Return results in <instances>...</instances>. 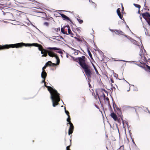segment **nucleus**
I'll use <instances>...</instances> for the list:
<instances>
[{"mask_svg":"<svg viewBox=\"0 0 150 150\" xmlns=\"http://www.w3.org/2000/svg\"><path fill=\"white\" fill-rule=\"evenodd\" d=\"M85 59L86 57L84 56H82L81 57H79V64L82 68L83 69L88 79L91 77V71L89 69V66L85 63Z\"/></svg>","mask_w":150,"mask_h":150,"instance_id":"nucleus-1","label":"nucleus"},{"mask_svg":"<svg viewBox=\"0 0 150 150\" xmlns=\"http://www.w3.org/2000/svg\"><path fill=\"white\" fill-rule=\"evenodd\" d=\"M39 44L38 43H27L25 44L23 42H21L15 44H10V48H14L16 47L18 48L19 47H21L22 46H24L25 47L27 46H34L35 47H38Z\"/></svg>","mask_w":150,"mask_h":150,"instance_id":"nucleus-2","label":"nucleus"},{"mask_svg":"<svg viewBox=\"0 0 150 150\" xmlns=\"http://www.w3.org/2000/svg\"><path fill=\"white\" fill-rule=\"evenodd\" d=\"M43 80L42 81L41 83H44V86L46 87L47 88V89H49V90H50L52 92H53L54 93V94L55 96L56 99V100L59 101L60 100L59 98V93H58L57 91L55 89H53V88L51 87L50 86H48L46 85V82L45 81V79H43Z\"/></svg>","mask_w":150,"mask_h":150,"instance_id":"nucleus-3","label":"nucleus"},{"mask_svg":"<svg viewBox=\"0 0 150 150\" xmlns=\"http://www.w3.org/2000/svg\"><path fill=\"white\" fill-rule=\"evenodd\" d=\"M48 91L50 92L51 94V96L50 98L52 100V105L54 107H55L56 105H57L59 103L58 102L60 101V96H59L60 100L58 101L56 99L55 96L53 92H52V91H51L49 90V88L48 89Z\"/></svg>","mask_w":150,"mask_h":150,"instance_id":"nucleus-4","label":"nucleus"},{"mask_svg":"<svg viewBox=\"0 0 150 150\" xmlns=\"http://www.w3.org/2000/svg\"><path fill=\"white\" fill-rule=\"evenodd\" d=\"M48 55L50 57H55L56 59L57 60V64H59V59L56 54L54 52L52 51H49L48 52Z\"/></svg>","mask_w":150,"mask_h":150,"instance_id":"nucleus-5","label":"nucleus"},{"mask_svg":"<svg viewBox=\"0 0 150 150\" xmlns=\"http://www.w3.org/2000/svg\"><path fill=\"white\" fill-rule=\"evenodd\" d=\"M17 12L18 11L17 10L10 8V18H11L10 19V21L13 20L12 19L14 18V16L16 15Z\"/></svg>","mask_w":150,"mask_h":150,"instance_id":"nucleus-6","label":"nucleus"},{"mask_svg":"<svg viewBox=\"0 0 150 150\" xmlns=\"http://www.w3.org/2000/svg\"><path fill=\"white\" fill-rule=\"evenodd\" d=\"M69 120H70L69 119V122H68L69 124L70 125V127L68 130V134L69 135L72 133L74 128V127L72 123ZM67 124H68V123H67Z\"/></svg>","mask_w":150,"mask_h":150,"instance_id":"nucleus-7","label":"nucleus"},{"mask_svg":"<svg viewBox=\"0 0 150 150\" xmlns=\"http://www.w3.org/2000/svg\"><path fill=\"white\" fill-rule=\"evenodd\" d=\"M56 64L52 63L51 61H49L48 62H47L45 66L42 67V71L43 70H44V69H45L48 66H54Z\"/></svg>","mask_w":150,"mask_h":150,"instance_id":"nucleus-8","label":"nucleus"},{"mask_svg":"<svg viewBox=\"0 0 150 150\" xmlns=\"http://www.w3.org/2000/svg\"><path fill=\"white\" fill-rule=\"evenodd\" d=\"M59 14L61 15V17H62L63 19L64 20H68L71 23L72 22L71 20L67 16H66L65 15L63 14L59 13Z\"/></svg>","mask_w":150,"mask_h":150,"instance_id":"nucleus-9","label":"nucleus"},{"mask_svg":"<svg viewBox=\"0 0 150 150\" xmlns=\"http://www.w3.org/2000/svg\"><path fill=\"white\" fill-rule=\"evenodd\" d=\"M48 49H52L54 50H57V52L58 53H59L60 54H62L63 52H62L61 50L59 48H57L56 47H49L48 48Z\"/></svg>","mask_w":150,"mask_h":150,"instance_id":"nucleus-10","label":"nucleus"},{"mask_svg":"<svg viewBox=\"0 0 150 150\" xmlns=\"http://www.w3.org/2000/svg\"><path fill=\"white\" fill-rule=\"evenodd\" d=\"M142 16L145 20H146L147 19H148V18H145L146 17H148L149 18H150V14L147 12H146L145 13H142Z\"/></svg>","mask_w":150,"mask_h":150,"instance_id":"nucleus-11","label":"nucleus"},{"mask_svg":"<svg viewBox=\"0 0 150 150\" xmlns=\"http://www.w3.org/2000/svg\"><path fill=\"white\" fill-rule=\"evenodd\" d=\"M9 48V45H0V50L8 49Z\"/></svg>","mask_w":150,"mask_h":150,"instance_id":"nucleus-12","label":"nucleus"},{"mask_svg":"<svg viewBox=\"0 0 150 150\" xmlns=\"http://www.w3.org/2000/svg\"><path fill=\"white\" fill-rule=\"evenodd\" d=\"M115 31L117 32V33H119L121 35H123L125 37L127 38L128 39H129V38L127 37V35H125L124 33L121 30H115Z\"/></svg>","mask_w":150,"mask_h":150,"instance_id":"nucleus-13","label":"nucleus"},{"mask_svg":"<svg viewBox=\"0 0 150 150\" xmlns=\"http://www.w3.org/2000/svg\"><path fill=\"white\" fill-rule=\"evenodd\" d=\"M110 116L115 121L117 120V117L116 115L114 112H112L110 114Z\"/></svg>","mask_w":150,"mask_h":150,"instance_id":"nucleus-14","label":"nucleus"},{"mask_svg":"<svg viewBox=\"0 0 150 150\" xmlns=\"http://www.w3.org/2000/svg\"><path fill=\"white\" fill-rule=\"evenodd\" d=\"M142 47H143V48L144 49V52H146V51L144 49V48L143 47V45H142V46H141V47L142 48ZM144 54V53L143 52V51L142 49H140V52H139V55L141 56V57L142 58V55L143 54Z\"/></svg>","mask_w":150,"mask_h":150,"instance_id":"nucleus-15","label":"nucleus"},{"mask_svg":"<svg viewBox=\"0 0 150 150\" xmlns=\"http://www.w3.org/2000/svg\"><path fill=\"white\" fill-rule=\"evenodd\" d=\"M47 76V73L44 71V70H43L41 74V76L42 79H45L46 76Z\"/></svg>","mask_w":150,"mask_h":150,"instance_id":"nucleus-16","label":"nucleus"},{"mask_svg":"<svg viewBox=\"0 0 150 150\" xmlns=\"http://www.w3.org/2000/svg\"><path fill=\"white\" fill-rule=\"evenodd\" d=\"M116 109L117 110V114L120 115V117L122 116V113L120 109L118 107H116Z\"/></svg>","mask_w":150,"mask_h":150,"instance_id":"nucleus-17","label":"nucleus"},{"mask_svg":"<svg viewBox=\"0 0 150 150\" xmlns=\"http://www.w3.org/2000/svg\"><path fill=\"white\" fill-rule=\"evenodd\" d=\"M64 109H65V113H66V114H67V115L68 116V118H67V122H69V120H70V116L69 115V112H68V111L66 110V108L65 107L64 108Z\"/></svg>","mask_w":150,"mask_h":150,"instance_id":"nucleus-18","label":"nucleus"},{"mask_svg":"<svg viewBox=\"0 0 150 150\" xmlns=\"http://www.w3.org/2000/svg\"><path fill=\"white\" fill-rule=\"evenodd\" d=\"M70 56L73 58V60L75 62H78L79 64V57H78L77 58H75L74 57H73L71 56Z\"/></svg>","mask_w":150,"mask_h":150,"instance_id":"nucleus-19","label":"nucleus"},{"mask_svg":"<svg viewBox=\"0 0 150 150\" xmlns=\"http://www.w3.org/2000/svg\"><path fill=\"white\" fill-rule=\"evenodd\" d=\"M129 38L130 39L132 40V42L134 44L136 45H138V43H137V41H136V40H134L132 39V38L130 37H129Z\"/></svg>","mask_w":150,"mask_h":150,"instance_id":"nucleus-20","label":"nucleus"},{"mask_svg":"<svg viewBox=\"0 0 150 150\" xmlns=\"http://www.w3.org/2000/svg\"><path fill=\"white\" fill-rule=\"evenodd\" d=\"M67 27L68 28V32L69 34H71V35H73V34L72 33L71 30L69 28V25H67Z\"/></svg>","mask_w":150,"mask_h":150,"instance_id":"nucleus-21","label":"nucleus"},{"mask_svg":"<svg viewBox=\"0 0 150 150\" xmlns=\"http://www.w3.org/2000/svg\"><path fill=\"white\" fill-rule=\"evenodd\" d=\"M61 31L62 33L63 34L67 35H68L67 33L64 30L63 28H61Z\"/></svg>","mask_w":150,"mask_h":150,"instance_id":"nucleus-22","label":"nucleus"},{"mask_svg":"<svg viewBox=\"0 0 150 150\" xmlns=\"http://www.w3.org/2000/svg\"><path fill=\"white\" fill-rule=\"evenodd\" d=\"M87 52L88 53V55H89V56H90V58L91 59H93L92 54H91L90 51L89 50V48H87Z\"/></svg>","mask_w":150,"mask_h":150,"instance_id":"nucleus-23","label":"nucleus"},{"mask_svg":"<svg viewBox=\"0 0 150 150\" xmlns=\"http://www.w3.org/2000/svg\"><path fill=\"white\" fill-rule=\"evenodd\" d=\"M113 75H114V77H115L117 79H118L119 80H121V79H119L118 78V74H117L115 73H113Z\"/></svg>","mask_w":150,"mask_h":150,"instance_id":"nucleus-24","label":"nucleus"},{"mask_svg":"<svg viewBox=\"0 0 150 150\" xmlns=\"http://www.w3.org/2000/svg\"><path fill=\"white\" fill-rule=\"evenodd\" d=\"M133 5L136 7L137 8L139 9H140L141 7V6L139 4H134Z\"/></svg>","mask_w":150,"mask_h":150,"instance_id":"nucleus-25","label":"nucleus"},{"mask_svg":"<svg viewBox=\"0 0 150 150\" xmlns=\"http://www.w3.org/2000/svg\"><path fill=\"white\" fill-rule=\"evenodd\" d=\"M119 17L121 19V20H122L123 19V18L122 15L121 13H120L119 14H117Z\"/></svg>","mask_w":150,"mask_h":150,"instance_id":"nucleus-26","label":"nucleus"},{"mask_svg":"<svg viewBox=\"0 0 150 150\" xmlns=\"http://www.w3.org/2000/svg\"><path fill=\"white\" fill-rule=\"evenodd\" d=\"M119 61H123V62H126L131 63H132V62H134L133 61H125V60H119Z\"/></svg>","mask_w":150,"mask_h":150,"instance_id":"nucleus-27","label":"nucleus"},{"mask_svg":"<svg viewBox=\"0 0 150 150\" xmlns=\"http://www.w3.org/2000/svg\"><path fill=\"white\" fill-rule=\"evenodd\" d=\"M105 99L106 100L108 101V105L110 107V108H111V107L110 105V101H109V99L108 98V97H107L106 98H105Z\"/></svg>","mask_w":150,"mask_h":150,"instance_id":"nucleus-28","label":"nucleus"},{"mask_svg":"<svg viewBox=\"0 0 150 150\" xmlns=\"http://www.w3.org/2000/svg\"><path fill=\"white\" fill-rule=\"evenodd\" d=\"M149 25L150 26V18H149L146 20Z\"/></svg>","mask_w":150,"mask_h":150,"instance_id":"nucleus-29","label":"nucleus"},{"mask_svg":"<svg viewBox=\"0 0 150 150\" xmlns=\"http://www.w3.org/2000/svg\"><path fill=\"white\" fill-rule=\"evenodd\" d=\"M77 20L78 21L79 23L80 24H81L83 22L82 20L79 19L78 18H77Z\"/></svg>","mask_w":150,"mask_h":150,"instance_id":"nucleus-30","label":"nucleus"},{"mask_svg":"<svg viewBox=\"0 0 150 150\" xmlns=\"http://www.w3.org/2000/svg\"><path fill=\"white\" fill-rule=\"evenodd\" d=\"M69 48L70 49H71V50H74V51H77V52H80L79 50H78L76 49H74V48L72 47H69Z\"/></svg>","mask_w":150,"mask_h":150,"instance_id":"nucleus-31","label":"nucleus"},{"mask_svg":"<svg viewBox=\"0 0 150 150\" xmlns=\"http://www.w3.org/2000/svg\"><path fill=\"white\" fill-rule=\"evenodd\" d=\"M121 117V119L122 122V123L123 124V126H124V121L123 119V116H121V117Z\"/></svg>","mask_w":150,"mask_h":150,"instance_id":"nucleus-32","label":"nucleus"},{"mask_svg":"<svg viewBox=\"0 0 150 150\" xmlns=\"http://www.w3.org/2000/svg\"><path fill=\"white\" fill-rule=\"evenodd\" d=\"M120 9V8H118L117 10V14H118L120 13H121Z\"/></svg>","mask_w":150,"mask_h":150,"instance_id":"nucleus-33","label":"nucleus"},{"mask_svg":"<svg viewBox=\"0 0 150 150\" xmlns=\"http://www.w3.org/2000/svg\"><path fill=\"white\" fill-rule=\"evenodd\" d=\"M134 64H136V65H137L138 66H139L141 67L142 68H145L144 67H143V66H141V64H137V63H134Z\"/></svg>","mask_w":150,"mask_h":150,"instance_id":"nucleus-34","label":"nucleus"},{"mask_svg":"<svg viewBox=\"0 0 150 150\" xmlns=\"http://www.w3.org/2000/svg\"><path fill=\"white\" fill-rule=\"evenodd\" d=\"M74 38L75 39H76V40L78 42H80V41H81V40L80 39H79V38H77L76 37H75Z\"/></svg>","mask_w":150,"mask_h":150,"instance_id":"nucleus-35","label":"nucleus"},{"mask_svg":"<svg viewBox=\"0 0 150 150\" xmlns=\"http://www.w3.org/2000/svg\"><path fill=\"white\" fill-rule=\"evenodd\" d=\"M116 121H117V122L119 123L120 124H121V120L120 118H117V120Z\"/></svg>","mask_w":150,"mask_h":150,"instance_id":"nucleus-36","label":"nucleus"},{"mask_svg":"<svg viewBox=\"0 0 150 150\" xmlns=\"http://www.w3.org/2000/svg\"><path fill=\"white\" fill-rule=\"evenodd\" d=\"M101 93H102L101 95L103 96V98L104 99H105V96L104 93L103 92H102V91L101 92Z\"/></svg>","mask_w":150,"mask_h":150,"instance_id":"nucleus-37","label":"nucleus"},{"mask_svg":"<svg viewBox=\"0 0 150 150\" xmlns=\"http://www.w3.org/2000/svg\"><path fill=\"white\" fill-rule=\"evenodd\" d=\"M98 52L100 54H103V52L101 50H100L98 49Z\"/></svg>","mask_w":150,"mask_h":150,"instance_id":"nucleus-38","label":"nucleus"},{"mask_svg":"<svg viewBox=\"0 0 150 150\" xmlns=\"http://www.w3.org/2000/svg\"><path fill=\"white\" fill-rule=\"evenodd\" d=\"M40 47H38V50L40 51H42V47L41 45H40Z\"/></svg>","mask_w":150,"mask_h":150,"instance_id":"nucleus-39","label":"nucleus"},{"mask_svg":"<svg viewBox=\"0 0 150 150\" xmlns=\"http://www.w3.org/2000/svg\"><path fill=\"white\" fill-rule=\"evenodd\" d=\"M130 137H131V139H132V142L133 143V144H134V145H136V144H135V142H134V141L133 139H132V137H131V135H130Z\"/></svg>","mask_w":150,"mask_h":150,"instance_id":"nucleus-40","label":"nucleus"},{"mask_svg":"<svg viewBox=\"0 0 150 150\" xmlns=\"http://www.w3.org/2000/svg\"><path fill=\"white\" fill-rule=\"evenodd\" d=\"M84 42L85 43V45H86V46L87 47V48H88V43H87V42L85 41H84Z\"/></svg>","mask_w":150,"mask_h":150,"instance_id":"nucleus-41","label":"nucleus"},{"mask_svg":"<svg viewBox=\"0 0 150 150\" xmlns=\"http://www.w3.org/2000/svg\"><path fill=\"white\" fill-rule=\"evenodd\" d=\"M102 89L103 90V91H104L106 93H107L108 94V92L106 90H105L104 89L102 88Z\"/></svg>","mask_w":150,"mask_h":150,"instance_id":"nucleus-42","label":"nucleus"},{"mask_svg":"<svg viewBox=\"0 0 150 150\" xmlns=\"http://www.w3.org/2000/svg\"><path fill=\"white\" fill-rule=\"evenodd\" d=\"M44 24L45 25H46L47 26H48L49 25L48 23L47 22H45L44 23Z\"/></svg>","mask_w":150,"mask_h":150,"instance_id":"nucleus-43","label":"nucleus"},{"mask_svg":"<svg viewBox=\"0 0 150 150\" xmlns=\"http://www.w3.org/2000/svg\"><path fill=\"white\" fill-rule=\"evenodd\" d=\"M144 7H145V8H144V10L146 9V10H147L148 11L149 10V9H147V8H148V7L147 6H146L145 5V6H144Z\"/></svg>","mask_w":150,"mask_h":150,"instance_id":"nucleus-44","label":"nucleus"},{"mask_svg":"<svg viewBox=\"0 0 150 150\" xmlns=\"http://www.w3.org/2000/svg\"><path fill=\"white\" fill-rule=\"evenodd\" d=\"M144 111L145 112H148L149 113H150L149 110H148L147 108H146V110H144Z\"/></svg>","mask_w":150,"mask_h":150,"instance_id":"nucleus-45","label":"nucleus"},{"mask_svg":"<svg viewBox=\"0 0 150 150\" xmlns=\"http://www.w3.org/2000/svg\"><path fill=\"white\" fill-rule=\"evenodd\" d=\"M47 55V53L44 54H43L42 55V57H46Z\"/></svg>","mask_w":150,"mask_h":150,"instance_id":"nucleus-46","label":"nucleus"},{"mask_svg":"<svg viewBox=\"0 0 150 150\" xmlns=\"http://www.w3.org/2000/svg\"><path fill=\"white\" fill-rule=\"evenodd\" d=\"M70 147V146H68L66 147V150H70L69 148Z\"/></svg>","mask_w":150,"mask_h":150,"instance_id":"nucleus-47","label":"nucleus"},{"mask_svg":"<svg viewBox=\"0 0 150 150\" xmlns=\"http://www.w3.org/2000/svg\"><path fill=\"white\" fill-rule=\"evenodd\" d=\"M123 80H124L127 83L129 84V88H130V85L129 84V83L124 78H123Z\"/></svg>","mask_w":150,"mask_h":150,"instance_id":"nucleus-48","label":"nucleus"},{"mask_svg":"<svg viewBox=\"0 0 150 150\" xmlns=\"http://www.w3.org/2000/svg\"><path fill=\"white\" fill-rule=\"evenodd\" d=\"M123 80H124L127 83L129 84V88H130V85L129 84V83L124 78H123Z\"/></svg>","mask_w":150,"mask_h":150,"instance_id":"nucleus-49","label":"nucleus"},{"mask_svg":"<svg viewBox=\"0 0 150 150\" xmlns=\"http://www.w3.org/2000/svg\"><path fill=\"white\" fill-rule=\"evenodd\" d=\"M112 103H113V108H114V110L115 111V107H114V103H115V105H116V104H115V103L113 102V100H112Z\"/></svg>","mask_w":150,"mask_h":150,"instance_id":"nucleus-50","label":"nucleus"},{"mask_svg":"<svg viewBox=\"0 0 150 150\" xmlns=\"http://www.w3.org/2000/svg\"><path fill=\"white\" fill-rule=\"evenodd\" d=\"M78 52H77V51H74V53L75 54V55H78Z\"/></svg>","mask_w":150,"mask_h":150,"instance_id":"nucleus-51","label":"nucleus"},{"mask_svg":"<svg viewBox=\"0 0 150 150\" xmlns=\"http://www.w3.org/2000/svg\"><path fill=\"white\" fill-rule=\"evenodd\" d=\"M93 68H94V70H95V71H96V70H97V69L96 68V67H95V65H93Z\"/></svg>","mask_w":150,"mask_h":150,"instance_id":"nucleus-52","label":"nucleus"},{"mask_svg":"<svg viewBox=\"0 0 150 150\" xmlns=\"http://www.w3.org/2000/svg\"><path fill=\"white\" fill-rule=\"evenodd\" d=\"M93 68H94V70H95V71H96V70H97V69L96 68V67H95V65H93Z\"/></svg>","mask_w":150,"mask_h":150,"instance_id":"nucleus-53","label":"nucleus"},{"mask_svg":"<svg viewBox=\"0 0 150 150\" xmlns=\"http://www.w3.org/2000/svg\"><path fill=\"white\" fill-rule=\"evenodd\" d=\"M93 68H94V70H95V71H96V70H97V69L96 68V67H95V65H93Z\"/></svg>","mask_w":150,"mask_h":150,"instance_id":"nucleus-54","label":"nucleus"},{"mask_svg":"<svg viewBox=\"0 0 150 150\" xmlns=\"http://www.w3.org/2000/svg\"><path fill=\"white\" fill-rule=\"evenodd\" d=\"M93 68H94V70H95V71H96V70H97V69L96 68V67H95V65H93Z\"/></svg>","mask_w":150,"mask_h":150,"instance_id":"nucleus-55","label":"nucleus"},{"mask_svg":"<svg viewBox=\"0 0 150 150\" xmlns=\"http://www.w3.org/2000/svg\"><path fill=\"white\" fill-rule=\"evenodd\" d=\"M93 68H94V70H95V71H96V70H97V69L96 68V67H95V65H93Z\"/></svg>","mask_w":150,"mask_h":150,"instance_id":"nucleus-56","label":"nucleus"},{"mask_svg":"<svg viewBox=\"0 0 150 150\" xmlns=\"http://www.w3.org/2000/svg\"><path fill=\"white\" fill-rule=\"evenodd\" d=\"M95 71H96V73L97 74V75L99 74V73L98 71H97V70Z\"/></svg>","mask_w":150,"mask_h":150,"instance_id":"nucleus-57","label":"nucleus"},{"mask_svg":"<svg viewBox=\"0 0 150 150\" xmlns=\"http://www.w3.org/2000/svg\"><path fill=\"white\" fill-rule=\"evenodd\" d=\"M138 38H139V40H140V41L141 43V44H142V40H141V38H140L139 37H138Z\"/></svg>","mask_w":150,"mask_h":150,"instance_id":"nucleus-58","label":"nucleus"},{"mask_svg":"<svg viewBox=\"0 0 150 150\" xmlns=\"http://www.w3.org/2000/svg\"><path fill=\"white\" fill-rule=\"evenodd\" d=\"M144 61H146L147 59L146 58V57H144Z\"/></svg>","mask_w":150,"mask_h":150,"instance_id":"nucleus-59","label":"nucleus"},{"mask_svg":"<svg viewBox=\"0 0 150 150\" xmlns=\"http://www.w3.org/2000/svg\"><path fill=\"white\" fill-rule=\"evenodd\" d=\"M76 19H77V18H79V16L78 15H77L76 16Z\"/></svg>","mask_w":150,"mask_h":150,"instance_id":"nucleus-60","label":"nucleus"},{"mask_svg":"<svg viewBox=\"0 0 150 150\" xmlns=\"http://www.w3.org/2000/svg\"><path fill=\"white\" fill-rule=\"evenodd\" d=\"M120 148H122L123 149H124V147L123 146H121Z\"/></svg>","mask_w":150,"mask_h":150,"instance_id":"nucleus-61","label":"nucleus"},{"mask_svg":"<svg viewBox=\"0 0 150 150\" xmlns=\"http://www.w3.org/2000/svg\"><path fill=\"white\" fill-rule=\"evenodd\" d=\"M110 80H111V82L112 83H114V81H113V80H112V79H111Z\"/></svg>","mask_w":150,"mask_h":150,"instance_id":"nucleus-62","label":"nucleus"},{"mask_svg":"<svg viewBox=\"0 0 150 150\" xmlns=\"http://www.w3.org/2000/svg\"><path fill=\"white\" fill-rule=\"evenodd\" d=\"M140 13V9H139V10H138V13H139V14Z\"/></svg>","mask_w":150,"mask_h":150,"instance_id":"nucleus-63","label":"nucleus"},{"mask_svg":"<svg viewBox=\"0 0 150 150\" xmlns=\"http://www.w3.org/2000/svg\"><path fill=\"white\" fill-rule=\"evenodd\" d=\"M134 91H137V88L134 89Z\"/></svg>","mask_w":150,"mask_h":150,"instance_id":"nucleus-64","label":"nucleus"}]
</instances>
